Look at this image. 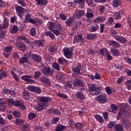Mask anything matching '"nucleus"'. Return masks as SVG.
<instances>
[{
    "label": "nucleus",
    "instance_id": "0eeeda50",
    "mask_svg": "<svg viewBox=\"0 0 131 131\" xmlns=\"http://www.w3.org/2000/svg\"><path fill=\"white\" fill-rule=\"evenodd\" d=\"M23 23L27 24L28 23H31L33 25L35 24V20L31 18V14L28 13L25 15V19L23 21Z\"/></svg>",
    "mask_w": 131,
    "mask_h": 131
},
{
    "label": "nucleus",
    "instance_id": "6e6d98bb",
    "mask_svg": "<svg viewBox=\"0 0 131 131\" xmlns=\"http://www.w3.org/2000/svg\"><path fill=\"white\" fill-rule=\"evenodd\" d=\"M113 22H114V19L111 17L108 18V20L106 22V24L110 26H112L113 25Z\"/></svg>",
    "mask_w": 131,
    "mask_h": 131
},
{
    "label": "nucleus",
    "instance_id": "052dcab7",
    "mask_svg": "<svg viewBox=\"0 0 131 131\" xmlns=\"http://www.w3.org/2000/svg\"><path fill=\"white\" fill-rule=\"evenodd\" d=\"M33 92L34 93H36L37 94H40V93H41V90L38 87H34V90Z\"/></svg>",
    "mask_w": 131,
    "mask_h": 131
},
{
    "label": "nucleus",
    "instance_id": "0e129e2a",
    "mask_svg": "<svg viewBox=\"0 0 131 131\" xmlns=\"http://www.w3.org/2000/svg\"><path fill=\"white\" fill-rule=\"evenodd\" d=\"M87 53L88 55H91V56H93V55H94L95 54V50L93 49H90L87 50Z\"/></svg>",
    "mask_w": 131,
    "mask_h": 131
},
{
    "label": "nucleus",
    "instance_id": "4468645a",
    "mask_svg": "<svg viewBox=\"0 0 131 131\" xmlns=\"http://www.w3.org/2000/svg\"><path fill=\"white\" fill-rule=\"evenodd\" d=\"M16 47L17 49H19L21 52H24L25 50H26V46L24 42L19 41L16 43Z\"/></svg>",
    "mask_w": 131,
    "mask_h": 131
},
{
    "label": "nucleus",
    "instance_id": "6e6552de",
    "mask_svg": "<svg viewBox=\"0 0 131 131\" xmlns=\"http://www.w3.org/2000/svg\"><path fill=\"white\" fill-rule=\"evenodd\" d=\"M63 53L66 58L67 59H71L73 55L72 50H69V48L66 47L63 49Z\"/></svg>",
    "mask_w": 131,
    "mask_h": 131
},
{
    "label": "nucleus",
    "instance_id": "5fc2aeb1",
    "mask_svg": "<svg viewBox=\"0 0 131 131\" xmlns=\"http://www.w3.org/2000/svg\"><path fill=\"white\" fill-rule=\"evenodd\" d=\"M36 117V115L34 113H31L28 114V119L29 120H32V119H34Z\"/></svg>",
    "mask_w": 131,
    "mask_h": 131
},
{
    "label": "nucleus",
    "instance_id": "bf43d9fd",
    "mask_svg": "<svg viewBox=\"0 0 131 131\" xmlns=\"http://www.w3.org/2000/svg\"><path fill=\"white\" fill-rule=\"evenodd\" d=\"M75 126H76V128H78V129H80L82 128V127H83V124H82V123L78 122V123H76Z\"/></svg>",
    "mask_w": 131,
    "mask_h": 131
},
{
    "label": "nucleus",
    "instance_id": "a211bd4d",
    "mask_svg": "<svg viewBox=\"0 0 131 131\" xmlns=\"http://www.w3.org/2000/svg\"><path fill=\"white\" fill-rule=\"evenodd\" d=\"M74 3L78 5V7L80 9H83L85 6V0H74Z\"/></svg>",
    "mask_w": 131,
    "mask_h": 131
},
{
    "label": "nucleus",
    "instance_id": "ea45409f",
    "mask_svg": "<svg viewBox=\"0 0 131 131\" xmlns=\"http://www.w3.org/2000/svg\"><path fill=\"white\" fill-rule=\"evenodd\" d=\"M45 41L43 39L36 40H35V43L37 45L38 47H43Z\"/></svg>",
    "mask_w": 131,
    "mask_h": 131
},
{
    "label": "nucleus",
    "instance_id": "4d7b16f0",
    "mask_svg": "<svg viewBox=\"0 0 131 131\" xmlns=\"http://www.w3.org/2000/svg\"><path fill=\"white\" fill-rule=\"evenodd\" d=\"M86 2L90 7H95V6H96L95 4H94V0H86Z\"/></svg>",
    "mask_w": 131,
    "mask_h": 131
},
{
    "label": "nucleus",
    "instance_id": "aec40b11",
    "mask_svg": "<svg viewBox=\"0 0 131 131\" xmlns=\"http://www.w3.org/2000/svg\"><path fill=\"white\" fill-rule=\"evenodd\" d=\"M85 14V13L84 12V11L83 10H77L76 12L75 13V18H81V17H82L83 16H84V14Z\"/></svg>",
    "mask_w": 131,
    "mask_h": 131
},
{
    "label": "nucleus",
    "instance_id": "69168bd1",
    "mask_svg": "<svg viewBox=\"0 0 131 131\" xmlns=\"http://www.w3.org/2000/svg\"><path fill=\"white\" fill-rule=\"evenodd\" d=\"M12 50H13L12 46H7L5 48V51L6 53H11Z\"/></svg>",
    "mask_w": 131,
    "mask_h": 131
},
{
    "label": "nucleus",
    "instance_id": "f257e3e1",
    "mask_svg": "<svg viewBox=\"0 0 131 131\" xmlns=\"http://www.w3.org/2000/svg\"><path fill=\"white\" fill-rule=\"evenodd\" d=\"M51 101V98L49 97L41 96L37 100V105L35 106V109L37 111L45 110L46 107L49 106V102Z\"/></svg>",
    "mask_w": 131,
    "mask_h": 131
},
{
    "label": "nucleus",
    "instance_id": "c9c22d12",
    "mask_svg": "<svg viewBox=\"0 0 131 131\" xmlns=\"http://www.w3.org/2000/svg\"><path fill=\"white\" fill-rule=\"evenodd\" d=\"M45 35L46 36H49V37H50L52 40L55 39V35L51 31H47L45 33Z\"/></svg>",
    "mask_w": 131,
    "mask_h": 131
},
{
    "label": "nucleus",
    "instance_id": "de8ad7c7",
    "mask_svg": "<svg viewBox=\"0 0 131 131\" xmlns=\"http://www.w3.org/2000/svg\"><path fill=\"white\" fill-rule=\"evenodd\" d=\"M115 124H116V123L114 121H110L107 125L108 128H110V129L113 128V127H115Z\"/></svg>",
    "mask_w": 131,
    "mask_h": 131
},
{
    "label": "nucleus",
    "instance_id": "9d476101",
    "mask_svg": "<svg viewBox=\"0 0 131 131\" xmlns=\"http://www.w3.org/2000/svg\"><path fill=\"white\" fill-rule=\"evenodd\" d=\"M114 38L116 40H117V41H119V42H120V43L122 45H125V43L127 42V39H125L124 37L119 35H115Z\"/></svg>",
    "mask_w": 131,
    "mask_h": 131
},
{
    "label": "nucleus",
    "instance_id": "338daca9",
    "mask_svg": "<svg viewBox=\"0 0 131 131\" xmlns=\"http://www.w3.org/2000/svg\"><path fill=\"white\" fill-rule=\"evenodd\" d=\"M13 115L15 117H20V112L18 111H14L13 112Z\"/></svg>",
    "mask_w": 131,
    "mask_h": 131
},
{
    "label": "nucleus",
    "instance_id": "603ef678",
    "mask_svg": "<svg viewBox=\"0 0 131 131\" xmlns=\"http://www.w3.org/2000/svg\"><path fill=\"white\" fill-rule=\"evenodd\" d=\"M61 31H62V30L58 29H54L52 30V32L54 33V34H55L56 36H58V35H60L61 34Z\"/></svg>",
    "mask_w": 131,
    "mask_h": 131
},
{
    "label": "nucleus",
    "instance_id": "20e7f679",
    "mask_svg": "<svg viewBox=\"0 0 131 131\" xmlns=\"http://www.w3.org/2000/svg\"><path fill=\"white\" fill-rule=\"evenodd\" d=\"M48 28L50 31H53L54 29H60L62 30V25L59 23H53L52 21H49L48 24Z\"/></svg>",
    "mask_w": 131,
    "mask_h": 131
},
{
    "label": "nucleus",
    "instance_id": "393cba45",
    "mask_svg": "<svg viewBox=\"0 0 131 131\" xmlns=\"http://www.w3.org/2000/svg\"><path fill=\"white\" fill-rule=\"evenodd\" d=\"M99 30V26L97 24V23H93L92 26L90 28V31L91 32H96Z\"/></svg>",
    "mask_w": 131,
    "mask_h": 131
},
{
    "label": "nucleus",
    "instance_id": "c756f323",
    "mask_svg": "<svg viewBox=\"0 0 131 131\" xmlns=\"http://www.w3.org/2000/svg\"><path fill=\"white\" fill-rule=\"evenodd\" d=\"M73 22H74V19L73 17H71L70 18H69L66 21V25L68 27H70L72 26L73 24Z\"/></svg>",
    "mask_w": 131,
    "mask_h": 131
},
{
    "label": "nucleus",
    "instance_id": "a878e982",
    "mask_svg": "<svg viewBox=\"0 0 131 131\" xmlns=\"http://www.w3.org/2000/svg\"><path fill=\"white\" fill-rule=\"evenodd\" d=\"M106 20V18L103 16H98L95 19H94V23H102Z\"/></svg>",
    "mask_w": 131,
    "mask_h": 131
},
{
    "label": "nucleus",
    "instance_id": "864d4df0",
    "mask_svg": "<svg viewBox=\"0 0 131 131\" xmlns=\"http://www.w3.org/2000/svg\"><path fill=\"white\" fill-rule=\"evenodd\" d=\"M107 52H109V51H107V49L105 48L101 49L100 50V53L101 55H102V56H104V57L106 56V54H107Z\"/></svg>",
    "mask_w": 131,
    "mask_h": 131
},
{
    "label": "nucleus",
    "instance_id": "37998d69",
    "mask_svg": "<svg viewBox=\"0 0 131 131\" xmlns=\"http://www.w3.org/2000/svg\"><path fill=\"white\" fill-rule=\"evenodd\" d=\"M9 22H10V20L7 18H5L4 20L3 25L2 26V28L3 29H5V28H7V27L9 26Z\"/></svg>",
    "mask_w": 131,
    "mask_h": 131
},
{
    "label": "nucleus",
    "instance_id": "a18cd8bd",
    "mask_svg": "<svg viewBox=\"0 0 131 131\" xmlns=\"http://www.w3.org/2000/svg\"><path fill=\"white\" fill-rule=\"evenodd\" d=\"M14 122L17 125H23L24 124V120L21 119H16Z\"/></svg>",
    "mask_w": 131,
    "mask_h": 131
},
{
    "label": "nucleus",
    "instance_id": "49530a36",
    "mask_svg": "<svg viewBox=\"0 0 131 131\" xmlns=\"http://www.w3.org/2000/svg\"><path fill=\"white\" fill-rule=\"evenodd\" d=\"M52 68H53V69H55V70H57V71H60V66L57 62H54L53 63Z\"/></svg>",
    "mask_w": 131,
    "mask_h": 131
},
{
    "label": "nucleus",
    "instance_id": "ddd939ff",
    "mask_svg": "<svg viewBox=\"0 0 131 131\" xmlns=\"http://www.w3.org/2000/svg\"><path fill=\"white\" fill-rule=\"evenodd\" d=\"M84 40L82 35L78 34L74 37L73 43H78L79 41H81V43H83Z\"/></svg>",
    "mask_w": 131,
    "mask_h": 131
},
{
    "label": "nucleus",
    "instance_id": "774afa93",
    "mask_svg": "<svg viewBox=\"0 0 131 131\" xmlns=\"http://www.w3.org/2000/svg\"><path fill=\"white\" fill-rule=\"evenodd\" d=\"M105 90L108 95H111V94H112V90H111V88L107 86L105 89Z\"/></svg>",
    "mask_w": 131,
    "mask_h": 131
},
{
    "label": "nucleus",
    "instance_id": "2f4dec72",
    "mask_svg": "<svg viewBox=\"0 0 131 131\" xmlns=\"http://www.w3.org/2000/svg\"><path fill=\"white\" fill-rule=\"evenodd\" d=\"M97 38V35L94 34H89L86 35V39L88 40H94Z\"/></svg>",
    "mask_w": 131,
    "mask_h": 131
},
{
    "label": "nucleus",
    "instance_id": "3c124183",
    "mask_svg": "<svg viewBox=\"0 0 131 131\" xmlns=\"http://www.w3.org/2000/svg\"><path fill=\"white\" fill-rule=\"evenodd\" d=\"M57 78L59 81H61V82H63L65 81V78H64V76H63L62 74H60V75H57Z\"/></svg>",
    "mask_w": 131,
    "mask_h": 131
},
{
    "label": "nucleus",
    "instance_id": "6ab92c4d",
    "mask_svg": "<svg viewBox=\"0 0 131 131\" xmlns=\"http://www.w3.org/2000/svg\"><path fill=\"white\" fill-rule=\"evenodd\" d=\"M110 53L111 55H113L114 57H117V56H119L120 54L119 50L117 49V48H111L110 50Z\"/></svg>",
    "mask_w": 131,
    "mask_h": 131
},
{
    "label": "nucleus",
    "instance_id": "cd10ccee",
    "mask_svg": "<svg viewBox=\"0 0 131 131\" xmlns=\"http://www.w3.org/2000/svg\"><path fill=\"white\" fill-rule=\"evenodd\" d=\"M58 62L60 65H64L65 64H68V61L64 57H60L58 59Z\"/></svg>",
    "mask_w": 131,
    "mask_h": 131
},
{
    "label": "nucleus",
    "instance_id": "bb28decb",
    "mask_svg": "<svg viewBox=\"0 0 131 131\" xmlns=\"http://www.w3.org/2000/svg\"><path fill=\"white\" fill-rule=\"evenodd\" d=\"M10 31L12 34L17 33L18 31H19V28L16 25L11 26V28H10Z\"/></svg>",
    "mask_w": 131,
    "mask_h": 131
},
{
    "label": "nucleus",
    "instance_id": "79ce46f5",
    "mask_svg": "<svg viewBox=\"0 0 131 131\" xmlns=\"http://www.w3.org/2000/svg\"><path fill=\"white\" fill-rule=\"evenodd\" d=\"M29 59H28V58L26 57H23L20 58L19 60V62L21 64H23L24 63H27V62H29Z\"/></svg>",
    "mask_w": 131,
    "mask_h": 131
},
{
    "label": "nucleus",
    "instance_id": "7ed1b4c3",
    "mask_svg": "<svg viewBox=\"0 0 131 131\" xmlns=\"http://www.w3.org/2000/svg\"><path fill=\"white\" fill-rule=\"evenodd\" d=\"M40 75H41V73L38 71L35 72L34 77L28 75H24L21 77V79L25 80L26 82H35V81L33 79H37V78H39Z\"/></svg>",
    "mask_w": 131,
    "mask_h": 131
},
{
    "label": "nucleus",
    "instance_id": "2eb2a0df",
    "mask_svg": "<svg viewBox=\"0 0 131 131\" xmlns=\"http://www.w3.org/2000/svg\"><path fill=\"white\" fill-rule=\"evenodd\" d=\"M108 43L110 46L113 47L114 49H118V48H120V43L115 40H110L108 41Z\"/></svg>",
    "mask_w": 131,
    "mask_h": 131
},
{
    "label": "nucleus",
    "instance_id": "e433bc0d",
    "mask_svg": "<svg viewBox=\"0 0 131 131\" xmlns=\"http://www.w3.org/2000/svg\"><path fill=\"white\" fill-rule=\"evenodd\" d=\"M66 128V126L62 124H58L56 127V131H63Z\"/></svg>",
    "mask_w": 131,
    "mask_h": 131
},
{
    "label": "nucleus",
    "instance_id": "680f3d73",
    "mask_svg": "<svg viewBox=\"0 0 131 131\" xmlns=\"http://www.w3.org/2000/svg\"><path fill=\"white\" fill-rule=\"evenodd\" d=\"M89 89L90 91H97V87L92 84L89 85Z\"/></svg>",
    "mask_w": 131,
    "mask_h": 131
},
{
    "label": "nucleus",
    "instance_id": "9b49d317",
    "mask_svg": "<svg viewBox=\"0 0 131 131\" xmlns=\"http://www.w3.org/2000/svg\"><path fill=\"white\" fill-rule=\"evenodd\" d=\"M83 66H81L80 63L77 64L76 67L73 68V73L75 75H79L80 74V69L82 68Z\"/></svg>",
    "mask_w": 131,
    "mask_h": 131
},
{
    "label": "nucleus",
    "instance_id": "f704fd0d",
    "mask_svg": "<svg viewBox=\"0 0 131 131\" xmlns=\"http://www.w3.org/2000/svg\"><path fill=\"white\" fill-rule=\"evenodd\" d=\"M114 129L116 131H123V126L120 124H117L115 126Z\"/></svg>",
    "mask_w": 131,
    "mask_h": 131
},
{
    "label": "nucleus",
    "instance_id": "f03ea898",
    "mask_svg": "<svg viewBox=\"0 0 131 131\" xmlns=\"http://www.w3.org/2000/svg\"><path fill=\"white\" fill-rule=\"evenodd\" d=\"M42 73L44 75H46V76H45L44 77H41L40 79V81L41 82H51L49 75H52L53 73L52 68L49 66H43Z\"/></svg>",
    "mask_w": 131,
    "mask_h": 131
},
{
    "label": "nucleus",
    "instance_id": "b1692460",
    "mask_svg": "<svg viewBox=\"0 0 131 131\" xmlns=\"http://www.w3.org/2000/svg\"><path fill=\"white\" fill-rule=\"evenodd\" d=\"M43 59L46 62H48V63H52V62H53V57L51 56L49 54H45Z\"/></svg>",
    "mask_w": 131,
    "mask_h": 131
},
{
    "label": "nucleus",
    "instance_id": "f3484780",
    "mask_svg": "<svg viewBox=\"0 0 131 131\" xmlns=\"http://www.w3.org/2000/svg\"><path fill=\"white\" fill-rule=\"evenodd\" d=\"M32 59L34 62H37V63H40L41 61V57L40 55H37L36 54H33L31 55Z\"/></svg>",
    "mask_w": 131,
    "mask_h": 131
},
{
    "label": "nucleus",
    "instance_id": "58836bf2",
    "mask_svg": "<svg viewBox=\"0 0 131 131\" xmlns=\"http://www.w3.org/2000/svg\"><path fill=\"white\" fill-rule=\"evenodd\" d=\"M36 28H32L30 30V35L31 36H35L36 35Z\"/></svg>",
    "mask_w": 131,
    "mask_h": 131
},
{
    "label": "nucleus",
    "instance_id": "4be33fe9",
    "mask_svg": "<svg viewBox=\"0 0 131 131\" xmlns=\"http://www.w3.org/2000/svg\"><path fill=\"white\" fill-rule=\"evenodd\" d=\"M123 15V11L120 10L114 13V16L115 20H118V19H120L122 15Z\"/></svg>",
    "mask_w": 131,
    "mask_h": 131
},
{
    "label": "nucleus",
    "instance_id": "e2e57ef3",
    "mask_svg": "<svg viewBox=\"0 0 131 131\" xmlns=\"http://www.w3.org/2000/svg\"><path fill=\"white\" fill-rule=\"evenodd\" d=\"M104 57L107 58V60H108V61H111V60H112V56H111L110 53H109V52H107L106 55H104Z\"/></svg>",
    "mask_w": 131,
    "mask_h": 131
},
{
    "label": "nucleus",
    "instance_id": "7c9ffc66",
    "mask_svg": "<svg viewBox=\"0 0 131 131\" xmlns=\"http://www.w3.org/2000/svg\"><path fill=\"white\" fill-rule=\"evenodd\" d=\"M82 23L81 21L77 20L75 24V26L72 28V30H73V31L78 30V28L79 27H80V25H81Z\"/></svg>",
    "mask_w": 131,
    "mask_h": 131
},
{
    "label": "nucleus",
    "instance_id": "8fccbe9b",
    "mask_svg": "<svg viewBox=\"0 0 131 131\" xmlns=\"http://www.w3.org/2000/svg\"><path fill=\"white\" fill-rule=\"evenodd\" d=\"M57 78L59 81H61V82H63L65 81V78H64V76H63L62 74H60V75H57Z\"/></svg>",
    "mask_w": 131,
    "mask_h": 131
},
{
    "label": "nucleus",
    "instance_id": "1a4fd4ad",
    "mask_svg": "<svg viewBox=\"0 0 131 131\" xmlns=\"http://www.w3.org/2000/svg\"><path fill=\"white\" fill-rule=\"evenodd\" d=\"M15 10L19 18H22V17L24 16V11H25V9L23 8L22 7L20 6H17L15 8Z\"/></svg>",
    "mask_w": 131,
    "mask_h": 131
},
{
    "label": "nucleus",
    "instance_id": "473e14b6",
    "mask_svg": "<svg viewBox=\"0 0 131 131\" xmlns=\"http://www.w3.org/2000/svg\"><path fill=\"white\" fill-rule=\"evenodd\" d=\"M94 117L95 119L98 121V122H100L101 123L104 122V119H103V117H102V116H101L100 115L96 114L94 115Z\"/></svg>",
    "mask_w": 131,
    "mask_h": 131
},
{
    "label": "nucleus",
    "instance_id": "13d9d810",
    "mask_svg": "<svg viewBox=\"0 0 131 131\" xmlns=\"http://www.w3.org/2000/svg\"><path fill=\"white\" fill-rule=\"evenodd\" d=\"M0 76L4 78V77H6L7 76V72L5 70H0Z\"/></svg>",
    "mask_w": 131,
    "mask_h": 131
},
{
    "label": "nucleus",
    "instance_id": "412c9836",
    "mask_svg": "<svg viewBox=\"0 0 131 131\" xmlns=\"http://www.w3.org/2000/svg\"><path fill=\"white\" fill-rule=\"evenodd\" d=\"M36 2V6H42V7H45V6H47L48 5V3L49 2L48 0H35Z\"/></svg>",
    "mask_w": 131,
    "mask_h": 131
},
{
    "label": "nucleus",
    "instance_id": "c85d7f7f",
    "mask_svg": "<svg viewBox=\"0 0 131 131\" xmlns=\"http://www.w3.org/2000/svg\"><path fill=\"white\" fill-rule=\"evenodd\" d=\"M86 17L88 18H94V12L92 9H88L86 13Z\"/></svg>",
    "mask_w": 131,
    "mask_h": 131
},
{
    "label": "nucleus",
    "instance_id": "5701e85b",
    "mask_svg": "<svg viewBox=\"0 0 131 131\" xmlns=\"http://www.w3.org/2000/svg\"><path fill=\"white\" fill-rule=\"evenodd\" d=\"M17 39H19V40H22V41H24L26 43H27V45H28V43H30L29 38L26 37V36H18L17 37Z\"/></svg>",
    "mask_w": 131,
    "mask_h": 131
},
{
    "label": "nucleus",
    "instance_id": "a19ab883",
    "mask_svg": "<svg viewBox=\"0 0 131 131\" xmlns=\"http://www.w3.org/2000/svg\"><path fill=\"white\" fill-rule=\"evenodd\" d=\"M30 96V94L29 92L27 91H24L23 92V97L26 100H29V97Z\"/></svg>",
    "mask_w": 131,
    "mask_h": 131
},
{
    "label": "nucleus",
    "instance_id": "39448f33",
    "mask_svg": "<svg viewBox=\"0 0 131 131\" xmlns=\"http://www.w3.org/2000/svg\"><path fill=\"white\" fill-rule=\"evenodd\" d=\"M10 103H11L12 105L16 106V107H19L21 110H26V107L25 105L22 104V101L20 100L14 101L13 100L11 99L9 100Z\"/></svg>",
    "mask_w": 131,
    "mask_h": 131
},
{
    "label": "nucleus",
    "instance_id": "dca6fc26",
    "mask_svg": "<svg viewBox=\"0 0 131 131\" xmlns=\"http://www.w3.org/2000/svg\"><path fill=\"white\" fill-rule=\"evenodd\" d=\"M122 124L125 128H128L129 127V121L127 120L126 116L122 118Z\"/></svg>",
    "mask_w": 131,
    "mask_h": 131
},
{
    "label": "nucleus",
    "instance_id": "c03bdc74",
    "mask_svg": "<svg viewBox=\"0 0 131 131\" xmlns=\"http://www.w3.org/2000/svg\"><path fill=\"white\" fill-rule=\"evenodd\" d=\"M48 50L50 53H54V52L58 50V47L56 46H50L49 47Z\"/></svg>",
    "mask_w": 131,
    "mask_h": 131
},
{
    "label": "nucleus",
    "instance_id": "423d86ee",
    "mask_svg": "<svg viewBox=\"0 0 131 131\" xmlns=\"http://www.w3.org/2000/svg\"><path fill=\"white\" fill-rule=\"evenodd\" d=\"M83 91H84V89L82 88L79 89L77 93L75 94V96L78 99H80V101L82 103L84 100H85V96L83 95Z\"/></svg>",
    "mask_w": 131,
    "mask_h": 131
},
{
    "label": "nucleus",
    "instance_id": "09e8293b",
    "mask_svg": "<svg viewBox=\"0 0 131 131\" xmlns=\"http://www.w3.org/2000/svg\"><path fill=\"white\" fill-rule=\"evenodd\" d=\"M30 127V124H25L21 127V131H28V128Z\"/></svg>",
    "mask_w": 131,
    "mask_h": 131
},
{
    "label": "nucleus",
    "instance_id": "72a5a7b5",
    "mask_svg": "<svg viewBox=\"0 0 131 131\" xmlns=\"http://www.w3.org/2000/svg\"><path fill=\"white\" fill-rule=\"evenodd\" d=\"M90 78H91V79H92V80H94L95 79L99 80L101 78V77H100V74L98 73H96L95 74V76L94 75H90Z\"/></svg>",
    "mask_w": 131,
    "mask_h": 131
},
{
    "label": "nucleus",
    "instance_id": "4c0bfd02",
    "mask_svg": "<svg viewBox=\"0 0 131 131\" xmlns=\"http://www.w3.org/2000/svg\"><path fill=\"white\" fill-rule=\"evenodd\" d=\"M121 2L120 0H114L113 2V6L115 8H118L120 6Z\"/></svg>",
    "mask_w": 131,
    "mask_h": 131
},
{
    "label": "nucleus",
    "instance_id": "f8f14e48",
    "mask_svg": "<svg viewBox=\"0 0 131 131\" xmlns=\"http://www.w3.org/2000/svg\"><path fill=\"white\" fill-rule=\"evenodd\" d=\"M96 101L101 104H105V103L107 102V101H108V99H107L106 95H101L96 98Z\"/></svg>",
    "mask_w": 131,
    "mask_h": 131
}]
</instances>
